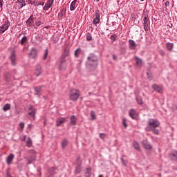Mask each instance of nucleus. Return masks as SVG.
Returning a JSON list of instances; mask_svg holds the SVG:
<instances>
[{"label": "nucleus", "instance_id": "obj_1", "mask_svg": "<svg viewBox=\"0 0 177 177\" xmlns=\"http://www.w3.org/2000/svg\"><path fill=\"white\" fill-rule=\"evenodd\" d=\"M86 66L92 68H96L97 67V57L93 54L90 55L87 58Z\"/></svg>", "mask_w": 177, "mask_h": 177}, {"label": "nucleus", "instance_id": "obj_2", "mask_svg": "<svg viewBox=\"0 0 177 177\" xmlns=\"http://www.w3.org/2000/svg\"><path fill=\"white\" fill-rule=\"evenodd\" d=\"M160 122L156 119L150 118L148 120V127L145 128V131L150 132L152 129L158 128Z\"/></svg>", "mask_w": 177, "mask_h": 177}, {"label": "nucleus", "instance_id": "obj_3", "mask_svg": "<svg viewBox=\"0 0 177 177\" xmlns=\"http://www.w3.org/2000/svg\"><path fill=\"white\" fill-rule=\"evenodd\" d=\"M80 91L76 88H71L69 93V100L72 102H77L80 97Z\"/></svg>", "mask_w": 177, "mask_h": 177}, {"label": "nucleus", "instance_id": "obj_4", "mask_svg": "<svg viewBox=\"0 0 177 177\" xmlns=\"http://www.w3.org/2000/svg\"><path fill=\"white\" fill-rule=\"evenodd\" d=\"M142 21H143L142 24L144 26V30L145 31H147L150 26V19L149 18V17L145 16L144 17Z\"/></svg>", "mask_w": 177, "mask_h": 177}, {"label": "nucleus", "instance_id": "obj_5", "mask_svg": "<svg viewBox=\"0 0 177 177\" xmlns=\"http://www.w3.org/2000/svg\"><path fill=\"white\" fill-rule=\"evenodd\" d=\"M9 27H10V22L7 20L4 22L3 26H0V34H3Z\"/></svg>", "mask_w": 177, "mask_h": 177}, {"label": "nucleus", "instance_id": "obj_6", "mask_svg": "<svg viewBox=\"0 0 177 177\" xmlns=\"http://www.w3.org/2000/svg\"><path fill=\"white\" fill-rule=\"evenodd\" d=\"M29 153L30 154H33V155L27 158V160H28L27 165H30V164H32V161H35V159H36L35 151L32 149L29 151Z\"/></svg>", "mask_w": 177, "mask_h": 177}, {"label": "nucleus", "instance_id": "obj_7", "mask_svg": "<svg viewBox=\"0 0 177 177\" xmlns=\"http://www.w3.org/2000/svg\"><path fill=\"white\" fill-rule=\"evenodd\" d=\"M99 21H100V11L96 10L93 23V24H97Z\"/></svg>", "mask_w": 177, "mask_h": 177}, {"label": "nucleus", "instance_id": "obj_8", "mask_svg": "<svg viewBox=\"0 0 177 177\" xmlns=\"http://www.w3.org/2000/svg\"><path fill=\"white\" fill-rule=\"evenodd\" d=\"M41 74H42V66L37 64L35 68V75H36V77H39Z\"/></svg>", "mask_w": 177, "mask_h": 177}, {"label": "nucleus", "instance_id": "obj_9", "mask_svg": "<svg viewBox=\"0 0 177 177\" xmlns=\"http://www.w3.org/2000/svg\"><path fill=\"white\" fill-rule=\"evenodd\" d=\"M141 143L143 147L146 149V150H151V149H153V147H151V145L149 143V141H147V139L142 140Z\"/></svg>", "mask_w": 177, "mask_h": 177}, {"label": "nucleus", "instance_id": "obj_10", "mask_svg": "<svg viewBox=\"0 0 177 177\" xmlns=\"http://www.w3.org/2000/svg\"><path fill=\"white\" fill-rule=\"evenodd\" d=\"M13 160H15V154L10 153L6 159L7 165H10L13 162Z\"/></svg>", "mask_w": 177, "mask_h": 177}, {"label": "nucleus", "instance_id": "obj_11", "mask_svg": "<svg viewBox=\"0 0 177 177\" xmlns=\"http://www.w3.org/2000/svg\"><path fill=\"white\" fill-rule=\"evenodd\" d=\"M53 2H54V0H48L44 7V10H48L50 8H52L53 5Z\"/></svg>", "mask_w": 177, "mask_h": 177}, {"label": "nucleus", "instance_id": "obj_12", "mask_svg": "<svg viewBox=\"0 0 177 177\" xmlns=\"http://www.w3.org/2000/svg\"><path fill=\"white\" fill-rule=\"evenodd\" d=\"M129 46L131 50H135V49H136V46H138V44H136L133 40H129Z\"/></svg>", "mask_w": 177, "mask_h": 177}, {"label": "nucleus", "instance_id": "obj_13", "mask_svg": "<svg viewBox=\"0 0 177 177\" xmlns=\"http://www.w3.org/2000/svg\"><path fill=\"white\" fill-rule=\"evenodd\" d=\"M66 57H61L60 64H59V70H63V68H66Z\"/></svg>", "mask_w": 177, "mask_h": 177}, {"label": "nucleus", "instance_id": "obj_14", "mask_svg": "<svg viewBox=\"0 0 177 177\" xmlns=\"http://www.w3.org/2000/svg\"><path fill=\"white\" fill-rule=\"evenodd\" d=\"M37 53L38 50H37L35 48H32L30 53V57H31V59H35V57H37Z\"/></svg>", "mask_w": 177, "mask_h": 177}, {"label": "nucleus", "instance_id": "obj_15", "mask_svg": "<svg viewBox=\"0 0 177 177\" xmlns=\"http://www.w3.org/2000/svg\"><path fill=\"white\" fill-rule=\"evenodd\" d=\"M10 59L11 60L12 66H16V54L14 53V51L11 53Z\"/></svg>", "mask_w": 177, "mask_h": 177}, {"label": "nucleus", "instance_id": "obj_16", "mask_svg": "<svg viewBox=\"0 0 177 177\" xmlns=\"http://www.w3.org/2000/svg\"><path fill=\"white\" fill-rule=\"evenodd\" d=\"M152 89H153V91H156L158 93H162V87L157 84L152 85Z\"/></svg>", "mask_w": 177, "mask_h": 177}, {"label": "nucleus", "instance_id": "obj_17", "mask_svg": "<svg viewBox=\"0 0 177 177\" xmlns=\"http://www.w3.org/2000/svg\"><path fill=\"white\" fill-rule=\"evenodd\" d=\"M64 122H66V118H59L56 120V127H60L62 124H64Z\"/></svg>", "mask_w": 177, "mask_h": 177}, {"label": "nucleus", "instance_id": "obj_18", "mask_svg": "<svg viewBox=\"0 0 177 177\" xmlns=\"http://www.w3.org/2000/svg\"><path fill=\"white\" fill-rule=\"evenodd\" d=\"M27 27H31L34 24V15H31L26 21Z\"/></svg>", "mask_w": 177, "mask_h": 177}, {"label": "nucleus", "instance_id": "obj_19", "mask_svg": "<svg viewBox=\"0 0 177 177\" xmlns=\"http://www.w3.org/2000/svg\"><path fill=\"white\" fill-rule=\"evenodd\" d=\"M129 116L133 119V120H136L138 118V114L136 113V111L133 109H131L129 111Z\"/></svg>", "mask_w": 177, "mask_h": 177}, {"label": "nucleus", "instance_id": "obj_20", "mask_svg": "<svg viewBox=\"0 0 177 177\" xmlns=\"http://www.w3.org/2000/svg\"><path fill=\"white\" fill-rule=\"evenodd\" d=\"M42 88H44V86H42L35 87L34 89L36 92L35 95H38L39 96H40L43 91Z\"/></svg>", "mask_w": 177, "mask_h": 177}, {"label": "nucleus", "instance_id": "obj_21", "mask_svg": "<svg viewBox=\"0 0 177 177\" xmlns=\"http://www.w3.org/2000/svg\"><path fill=\"white\" fill-rule=\"evenodd\" d=\"M169 157L173 161H177V151H172L170 153Z\"/></svg>", "mask_w": 177, "mask_h": 177}, {"label": "nucleus", "instance_id": "obj_22", "mask_svg": "<svg viewBox=\"0 0 177 177\" xmlns=\"http://www.w3.org/2000/svg\"><path fill=\"white\" fill-rule=\"evenodd\" d=\"M30 111L28 112V115L33 118V120H35V109H34L33 107H30Z\"/></svg>", "mask_w": 177, "mask_h": 177}, {"label": "nucleus", "instance_id": "obj_23", "mask_svg": "<svg viewBox=\"0 0 177 177\" xmlns=\"http://www.w3.org/2000/svg\"><path fill=\"white\" fill-rule=\"evenodd\" d=\"M18 8L21 9L23 6H26V0H17Z\"/></svg>", "mask_w": 177, "mask_h": 177}, {"label": "nucleus", "instance_id": "obj_24", "mask_svg": "<svg viewBox=\"0 0 177 177\" xmlns=\"http://www.w3.org/2000/svg\"><path fill=\"white\" fill-rule=\"evenodd\" d=\"M70 124L71 125H76L77 124V118L74 115L71 116L70 118Z\"/></svg>", "mask_w": 177, "mask_h": 177}, {"label": "nucleus", "instance_id": "obj_25", "mask_svg": "<svg viewBox=\"0 0 177 177\" xmlns=\"http://www.w3.org/2000/svg\"><path fill=\"white\" fill-rule=\"evenodd\" d=\"M136 62V64H137V66H138V67H142V60L140 59V58L136 57H135Z\"/></svg>", "mask_w": 177, "mask_h": 177}, {"label": "nucleus", "instance_id": "obj_26", "mask_svg": "<svg viewBox=\"0 0 177 177\" xmlns=\"http://www.w3.org/2000/svg\"><path fill=\"white\" fill-rule=\"evenodd\" d=\"M166 48L167 50H172L173 48H174V44L172 43H167L166 44Z\"/></svg>", "mask_w": 177, "mask_h": 177}, {"label": "nucleus", "instance_id": "obj_27", "mask_svg": "<svg viewBox=\"0 0 177 177\" xmlns=\"http://www.w3.org/2000/svg\"><path fill=\"white\" fill-rule=\"evenodd\" d=\"M75 3H77V0H74L71 4V7L70 9L71 11L74 10V9H75Z\"/></svg>", "mask_w": 177, "mask_h": 177}, {"label": "nucleus", "instance_id": "obj_28", "mask_svg": "<svg viewBox=\"0 0 177 177\" xmlns=\"http://www.w3.org/2000/svg\"><path fill=\"white\" fill-rule=\"evenodd\" d=\"M3 111H8V110H10V104H6L3 107Z\"/></svg>", "mask_w": 177, "mask_h": 177}, {"label": "nucleus", "instance_id": "obj_29", "mask_svg": "<svg viewBox=\"0 0 177 177\" xmlns=\"http://www.w3.org/2000/svg\"><path fill=\"white\" fill-rule=\"evenodd\" d=\"M133 146L134 149H136V150H140V147H139V143H138L137 142L134 141L133 142Z\"/></svg>", "mask_w": 177, "mask_h": 177}, {"label": "nucleus", "instance_id": "obj_30", "mask_svg": "<svg viewBox=\"0 0 177 177\" xmlns=\"http://www.w3.org/2000/svg\"><path fill=\"white\" fill-rule=\"evenodd\" d=\"M26 145L28 147H31V146H32V140H31V138H28V140L26 141Z\"/></svg>", "mask_w": 177, "mask_h": 177}, {"label": "nucleus", "instance_id": "obj_31", "mask_svg": "<svg viewBox=\"0 0 177 177\" xmlns=\"http://www.w3.org/2000/svg\"><path fill=\"white\" fill-rule=\"evenodd\" d=\"M69 53H70V51L67 49H65L62 55V57H67V56H68Z\"/></svg>", "mask_w": 177, "mask_h": 177}, {"label": "nucleus", "instance_id": "obj_32", "mask_svg": "<svg viewBox=\"0 0 177 177\" xmlns=\"http://www.w3.org/2000/svg\"><path fill=\"white\" fill-rule=\"evenodd\" d=\"M68 143V141L67 140H66V139L63 140V141L62 142V147L63 149H64V147H66V146H67Z\"/></svg>", "mask_w": 177, "mask_h": 177}, {"label": "nucleus", "instance_id": "obj_33", "mask_svg": "<svg viewBox=\"0 0 177 177\" xmlns=\"http://www.w3.org/2000/svg\"><path fill=\"white\" fill-rule=\"evenodd\" d=\"M80 53H81V48H77L75 51V57H78L80 56Z\"/></svg>", "mask_w": 177, "mask_h": 177}, {"label": "nucleus", "instance_id": "obj_34", "mask_svg": "<svg viewBox=\"0 0 177 177\" xmlns=\"http://www.w3.org/2000/svg\"><path fill=\"white\" fill-rule=\"evenodd\" d=\"M55 171H56V167H51V168L48 169V172L51 175H53V174H55Z\"/></svg>", "mask_w": 177, "mask_h": 177}, {"label": "nucleus", "instance_id": "obj_35", "mask_svg": "<svg viewBox=\"0 0 177 177\" xmlns=\"http://www.w3.org/2000/svg\"><path fill=\"white\" fill-rule=\"evenodd\" d=\"M91 117L92 120H96V114L95 113V111H91Z\"/></svg>", "mask_w": 177, "mask_h": 177}, {"label": "nucleus", "instance_id": "obj_36", "mask_svg": "<svg viewBox=\"0 0 177 177\" xmlns=\"http://www.w3.org/2000/svg\"><path fill=\"white\" fill-rule=\"evenodd\" d=\"M136 100L138 104H143V100H142V97H138Z\"/></svg>", "mask_w": 177, "mask_h": 177}, {"label": "nucleus", "instance_id": "obj_37", "mask_svg": "<svg viewBox=\"0 0 177 177\" xmlns=\"http://www.w3.org/2000/svg\"><path fill=\"white\" fill-rule=\"evenodd\" d=\"M150 131H151V132H153V133H154L155 135H158V133H160V131L156 129H152Z\"/></svg>", "mask_w": 177, "mask_h": 177}, {"label": "nucleus", "instance_id": "obj_38", "mask_svg": "<svg viewBox=\"0 0 177 177\" xmlns=\"http://www.w3.org/2000/svg\"><path fill=\"white\" fill-rule=\"evenodd\" d=\"M120 53L121 55H125V53H127V50L124 47L120 48Z\"/></svg>", "mask_w": 177, "mask_h": 177}, {"label": "nucleus", "instance_id": "obj_39", "mask_svg": "<svg viewBox=\"0 0 177 177\" xmlns=\"http://www.w3.org/2000/svg\"><path fill=\"white\" fill-rule=\"evenodd\" d=\"M86 39L87 41H92V35H91V33H88L86 35Z\"/></svg>", "mask_w": 177, "mask_h": 177}, {"label": "nucleus", "instance_id": "obj_40", "mask_svg": "<svg viewBox=\"0 0 177 177\" xmlns=\"http://www.w3.org/2000/svg\"><path fill=\"white\" fill-rule=\"evenodd\" d=\"M25 42H27V37L24 36L21 40V44L23 45Z\"/></svg>", "mask_w": 177, "mask_h": 177}, {"label": "nucleus", "instance_id": "obj_41", "mask_svg": "<svg viewBox=\"0 0 177 177\" xmlns=\"http://www.w3.org/2000/svg\"><path fill=\"white\" fill-rule=\"evenodd\" d=\"M46 57H48V49L45 50L44 55V59L46 60Z\"/></svg>", "mask_w": 177, "mask_h": 177}, {"label": "nucleus", "instance_id": "obj_42", "mask_svg": "<svg viewBox=\"0 0 177 177\" xmlns=\"http://www.w3.org/2000/svg\"><path fill=\"white\" fill-rule=\"evenodd\" d=\"M122 124L124 125V127H125V128L128 127V125L127 124V120L125 118H123L122 120Z\"/></svg>", "mask_w": 177, "mask_h": 177}, {"label": "nucleus", "instance_id": "obj_43", "mask_svg": "<svg viewBox=\"0 0 177 177\" xmlns=\"http://www.w3.org/2000/svg\"><path fill=\"white\" fill-rule=\"evenodd\" d=\"M100 138L101 139H104V138H106V134L104 133H100Z\"/></svg>", "mask_w": 177, "mask_h": 177}, {"label": "nucleus", "instance_id": "obj_44", "mask_svg": "<svg viewBox=\"0 0 177 177\" xmlns=\"http://www.w3.org/2000/svg\"><path fill=\"white\" fill-rule=\"evenodd\" d=\"M19 127H21V129H24V122L19 123Z\"/></svg>", "mask_w": 177, "mask_h": 177}, {"label": "nucleus", "instance_id": "obj_45", "mask_svg": "<svg viewBox=\"0 0 177 177\" xmlns=\"http://www.w3.org/2000/svg\"><path fill=\"white\" fill-rule=\"evenodd\" d=\"M41 24H42V22L41 21H39L36 22V26L37 27H39V26H41Z\"/></svg>", "mask_w": 177, "mask_h": 177}, {"label": "nucleus", "instance_id": "obj_46", "mask_svg": "<svg viewBox=\"0 0 177 177\" xmlns=\"http://www.w3.org/2000/svg\"><path fill=\"white\" fill-rule=\"evenodd\" d=\"M81 172V169L80 167L76 168V174H80Z\"/></svg>", "mask_w": 177, "mask_h": 177}, {"label": "nucleus", "instance_id": "obj_47", "mask_svg": "<svg viewBox=\"0 0 177 177\" xmlns=\"http://www.w3.org/2000/svg\"><path fill=\"white\" fill-rule=\"evenodd\" d=\"M2 6H3V0H0V7L2 9Z\"/></svg>", "mask_w": 177, "mask_h": 177}, {"label": "nucleus", "instance_id": "obj_48", "mask_svg": "<svg viewBox=\"0 0 177 177\" xmlns=\"http://www.w3.org/2000/svg\"><path fill=\"white\" fill-rule=\"evenodd\" d=\"M165 6L166 7L169 6V1H167L165 3Z\"/></svg>", "mask_w": 177, "mask_h": 177}, {"label": "nucleus", "instance_id": "obj_49", "mask_svg": "<svg viewBox=\"0 0 177 177\" xmlns=\"http://www.w3.org/2000/svg\"><path fill=\"white\" fill-rule=\"evenodd\" d=\"M28 3H29V5H33L34 4V3H32V1H31V0H28Z\"/></svg>", "mask_w": 177, "mask_h": 177}, {"label": "nucleus", "instance_id": "obj_50", "mask_svg": "<svg viewBox=\"0 0 177 177\" xmlns=\"http://www.w3.org/2000/svg\"><path fill=\"white\" fill-rule=\"evenodd\" d=\"M112 57H113V60H117V59H118V57H116L115 55H113Z\"/></svg>", "mask_w": 177, "mask_h": 177}, {"label": "nucleus", "instance_id": "obj_51", "mask_svg": "<svg viewBox=\"0 0 177 177\" xmlns=\"http://www.w3.org/2000/svg\"><path fill=\"white\" fill-rule=\"evenodd\" d=\"M121 161H122L123 165H125V160H124V158H121Z\"/></svg>", "mask_w": 177, "mask_h": 177}, {"label": "nucleus", "instance_id": "obj_52", "mask_svg": "<svg viewBox=\"0 0 177 177\" xmlns=\"http://www.w3.org/2000/svg\"><path fill=\"white\" fill-rule=\"evenodd\" d=\"M39 5H41V6H44V3L40 2Z\"/></svg>", "mask_w": 177, "mask_h": 177}, {"label": "nucleus", "instance_id": "obj_53", "mask_svg": "<svg viewBox=\"0 0 177 177\" xmlns=\"http://www.w3.org/2000/svg\"><path fill=\"white\" fill-rule=\"evenodd\" d=\"M162 55L164 56V53H162Z\"/></svg>", "mask_w": 177, "mask_h": 177}, {"label": "nucleus", "instance_id": "obj_54", "mask_svg": "<svg viewBox=\"0 0 177 177\" xmlns=\"http://www.w3.org/2000/svg\"><path fill=\"white\" fill-rule=\"evenodd\" d=\"M172 8H174V3L172 4Z\"/></svg>", "mask_w": 177, "mask_h": 177}, {"label": "nucleus", "instance_id": "obj_55", "mask_svg": "<svg viewBox=\"0 0 177 177\" xmlns=\"http://www.w3.org/2000/svg\"><path fill=\"white\" fill-rule=\"evenodd\" d=\"M28 127H31V124H29Z\"/></svg>", "mask_w": 177, "mask_h": 177}, {"label": "nucleus", "instance_id": "obj_56", "mask_svg": "<svg viewBox=\"0 0 177 177\" xmlns=\"http://www.w3.org/2000/svg\"><path fill=\"white\" fill-rule=\"evenodd\" d=\"M140 1H145V0H140Z\"/></svg>", "mask_w": 177, "mask_h": 177}]
</instances>
